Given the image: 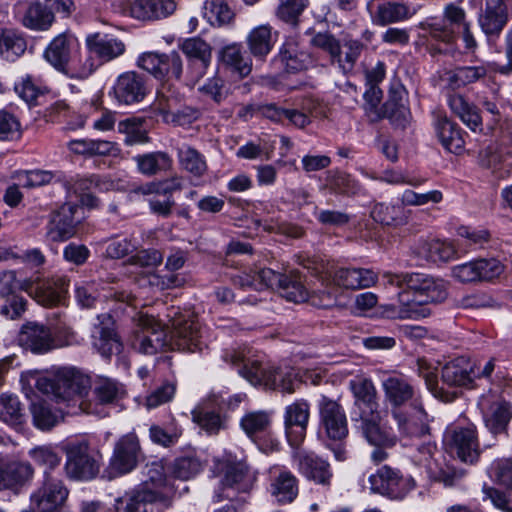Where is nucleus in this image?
Listing matches in <instances>:
<instances>
[{
    "label": "nucleus",
    "instance_id": "nucleus-47",
    "mask_svg": "<svg viewBox=\"0 0 512 512\" xmlns=\"http://www.w3.org/2000/svg\"><path fill=\"white\" fill-rule=\"evenodd\" d=\"M96 69L91 54H82L79 50L70 56L58 72L70 79L82 80L88 78Z\"/></svg>",
    "mask_w": 512,
    "mask_h": 512
},
{
    "label": "nucleus",
    "instance_id": "nucleus-24",
    "mask_svg": "<svg viewBox=\"0 0 512 512\" xmlns=\"http://www.w3.org/2000/svg\"><path fill=\"white\" fill-rule=\"evenodd\" d=\"M293 460L298 472L308 480L321 485H330L332 472L330 465L317 455L305 451L295 452Z\"/></svg>",
    "mask_w": 512,
    "mask_h": 512
},
{
    "label": "nucleus",
    "instance_id": "nucleus-53",
    "mask_svg": "<svg viewBox=\"0 0 512 512\" xmlns=\"http://www.w3.org/2000/svg\"><path fill=\"white\" fill-rule=\"evenodd\" d=\"M124 394L123 385L112 378L100 376L94 382L93 395L97 403L101 405L113 404Z\"/></svg>",
    "mask_w": 512,
    "mask_h": 512
},
{
    "label": "nucleus",
    "instance_id": "nucleus-13",
    "mask_svg": "<svg viewBox=\"0 0 512 512\" xmlns=\"http://www.w3.org/2000/svg\"><path fill=\"white\" fill-rule=\"evenodd\" d=\"M173 330L168 337L169 347L181 351H202L205 343L202 341L200 324L194 317L179 316L172 320Z\"/></svg>",
    "mask_w": 512,
    "mask_h": 512
},
{
    "label": "nucleus",
    "instance_id": "nucleus-33",
    "mask_svg": "<svg viewBox=\"0 0 512 512\" xmlns=\"http://www.w3.org/2000/svg\"><path fill=\"white\" fill-rule=\"evenodd\" d=\"M176 10L174 0H134L130 5V15L142 21H154L172 15Z\"/></svg>",
    "mask_w": 512,
    "mask_h": 512
},
{
    "label": "nucleus",
    "instance_id": "nucleus-43",
    "mask_svg": "<svg viewBox=\"0 0 512 512\" xmlns=\"http://www.w3.org/2000/svg\"><path fill=\"white\" fill-rule=\"evenodd\" d=\"M219 59L221 63L236 73L240 78L247 77L252 71V62L242 50V46L238 43H232L224 46L219 51Z\"/></svg>",
    "mask_w": 512,
    "mask_h": 512
},
{
    "label": "nucleus",
    "instance_id": "nucleus-28",
    "mask_svg": "<svg viewBox=\"0 0 512 512\" xmlns=\"http://www.w3.org/2000/svg\"><path fill=\"white\" fill-rule=\"evenodd\" d=\"M86 47L91 55L101 62H110L126 51L125 43L109 34L94 33L86 37Z\"/></svg>",
    "mask_w": 512,
    "mask_h": 512
},
{
    "label": "nucleus",
    "instance_id": "nucleus-6",
    "mask_svg": "<svg viewBox=\"0 0 512 512\" xmlns=\"http://www.w3.org/2000/svg\"><path fill=\"white\" fill-rule=\"evenodd\" d=\"M411 303L416 307L422 304L444 302L449 295V282L425 273H411L408 277V290Z\"/></svg>",
    "mask_w": 512,
    "mask_h": 512
},
{
    "label": "nucleus",
    "instance_id": "nucleus-31",
    "mask_svg": "<svg viewBox=\"0 0 512 512\" xmlns=\"http://www.w3.org/2000/svg\"><path fill=\"white\" fill-rule=\"evenodd\" d=\"M17 17L24 27L33 31H47L55 21L54 12L39 1L19 5Z\"/></svg>",
    "mask_w": 512,
    "mask_h": 512
},
{
    "label": "nucleus",
    "instance_id": "nucleus-36",
    "mask_svg": "<svg viewBox=\"0 0 512 512\" xmlns=\"http://www.w3.org/2000/svg\"><path fill=\"white\" fill-rule=\"evenodd\" d=\"M419 256L432 263H447L459 257L455 244L448 240H420L416 247Z\"/></svg>",
    "mask_w": 512,
    "mask_h": 512
},
{
    "label": "nucleus",
    "instance_id": "nucleus-14",
    "mask_svg": "<svg viewBox=\"0 0 512 512\" xmlns=\"http://www.w3.org/2000/svg\"><path fill=\"white\" fill-rule=\"evenodd\" d=\"M444 441L450 452L462 462L472 464L478 460L480 452L475 426L447 430Z\"/></svg>",
    "mask_w": 512,
    "mask_h": 512
},
{
    "label": "nucleus",
    "instance_id": "nucleus-35",
    "mask_svg": "<svg viewBox=\"0 0 512 512\" xmlns=\"http://www.w3.org/2000/svg\"><path fill=\"white\" fill-rule=\"evenodd\" d=\"M475 376V366L466 357H457L442 368L441 378L443 383L450 387H467Z\"/></svg>",
    "mask_w": 512,
    "mask_h": 512
},
{
    "label": "nucleus",
    "instance_id": "nucleus-63",
    "mask_svg": "<svg viewBox=\"0 0 512 512\" xmlns=\"http://www.w3.org/2000/svg\"><path fill=\"white\" fill-rule=\"evenodd\" d=\"M30 412L34 426L40 430H50L58 423V416L44 401L33 402Z\"/></svg>",
    "mask_w": 512,
    "mask_h": 512
},
{
    "label": "nucleus",
    "instance_id": "nucleus-56",
    "mask_svg": "<svg viewBox=\"0 0 512 512\" xmlns=\"http://www.w3.org/2000/svg\"><path fill=\"white\" fill-rule=\"evenodd\" d=\"M118 132L125 136L126 145L144 144L149 142L144 119L131 117L118 123Z\"/></svg>",
    "mask_w": 512,
    "mask_h": 512
},
{
    "label": "nucleus",
    "instance_id": "nucleus-54",
    "mask_svg": "<svg viewBox=\"0 0 512 512\" xmlns=\"http://www.w3.org/2000/svg\"><path fill=\"white\" fill-rule=\"evenodd\" d=\"M23 36L13 29L0 30V56L7 61H15L26 50Z\"/></svg>",
    "mask_w": 512,
    "mask_h": 512
},
{
    "label": "nucleus",
    "instance_id": "nucleus-62",
    "mask_svg": "<svg viewBox=\"0 0 512 512\" xmlns=\"http://www.w3.org/2000/svg\"><path fill=\"white\" fill-rule=\"evenodd\" d=\"M487 70L484 66L458 67L448 73V83L452 88H459L485 77Z\"/></svg>",
    "mask_w": 512,
    "mask_h": 512
},
{
    "label": "nucleus",
    "instance_id": "nucleus-12",
    "mask_svg": "<svg viewBox=\"0 0 512 512\" xmlns=\"http://www.w3.org/2000/svg\"><path fill=\"white\" fill-rule=\"evenodd\" d=\"M44 475L42 486L30 495V502L40 512H59L66 503L69 490L50 472L45 471Z\"/></svg>",
    "mask_w": 512,
    "mask_h": 512
},
{
    "label": "nucleus",
    "instance_id": "nucleus-59",
    "mask_svg": "<svg viewBox=\"0 0 512 512\" xmlns=\"http://www.w3.org/2000/svg\"><path fill=\"white\" fill-rule=\"evenodd\" d=\"M177 155L182 168L196 177H201L207 170L203 156L194 148L182 145L177 149Z\"/></svg>",
    "mask_w": 512,
    "mask_h": 512
},
{
    "label": "nucleus",
    "instance_id": "nucleus-39",
    "mask_svg": "<svg viewBox=\"0 0 512 512\" xmlns=\"http://www.w3.org/2000/svg\"><path fill=\"white\" fill-rule=\"evenodd\" d=\"M386 401L393 409H400L408 401L414 399V386L402 376H390L382 383Z\"/></svg>",
    "mask_w": 512,
    "mask_h": 512
},
{
    "label": "nucleus",
    "instance_id": "nucleus-60",
    "mask_svg": "<svg viewBox=\"0 0 512 512\" xmlns=\"http://www.w3.org/2000/svg\"><path fill=\"white\" fill-rule=\"evenodd\" d=\"M436 454H438L436 444L432 441H427L416 448L411 455V460L415 465L423 468L429 476L430 474H435V468L439 464Z\"/></svg>",
    "mask_w": 512,
    "mask_h": 512
},
{
    "label": "nucleus",
    "instance_id": "nucleus-4",
    "mask_svg": "<svg viewBox=\"0 0 512 512\" xmlns=\"http://www.w3.org/2000/svg\"><path fill=\"white\" fill-rule=\"evenodd\" d=\"M319 418H320V431H322L326 438L330 441L336 442V446L329 448L333 451L335 458L338 461L345 459V449L342 441L348 435L347 417L343 407L335 400L327 396H321L318 402Z\"/></svg>",
    "mask_w": 512,
    "mask_h": 512
},
{
    "label": "nucleus",
    "instance_id": "nucleus-50",
    "mask_svg": "<svg viewBox=\"0 0 512 512\" xmlns=\"http://www.w3.org/2000/svg\"><path fill=\"white\" fill-rule=\"evenodd\" d=\"M448 105L451 111L472 131L481 128L482 120L477 108L470 104L464 96L452 94L448 97Z\"/></svg>",
    "mask_w": 512,
    "mask_h": 512
},
{
    "label": "nucleus",
    "instance_id": "nucleus-9",
    "mask_svg": "<svg viewBox=\"0 0 512 512\" xmlns=\"http://www.w3.org/2000/svg\"><path fill=\"white\" fill-rule=\"evenodd\" d=\"M214 469L222 475V483L225 487L237 492H248L252 489L255 476L251 473L244 460L236 456L226 454L215 460Z\"/></svg>",
    "mask_w": 512,
    "mask_h": 512
},
{
    "label": "nucleus",
    "instance_id": "nucleus-30",
    "mask_svg": "<svg viewBox=\"0 0 512 512\" xmlns=\"http://www.w3.org/2000/svg\"><path fill=\"white\" fill-rule=\"evenodd\" d=\"M350 385L355 397V409L351 413L353 421H358L357 417L379 411V405L376 401V388L370 379L354 380L351 381Z\"/></svg>",
    "mask_w": 512,
    "mask_h": 512
},
{
    "label": "nucleus",
    "instance_id": "nucleus-2",
    "mask_svg": "<svg viewBox=\"0 0 512 512\" xmlns=\"http://www.w3.org/2000/svg\"><path fill=\"white\" fill-rule=\"evenodd\" d=\"M311 45L329 56V62L343 74H349L359 60L365 45L358 39H337L329 32H318L310 41Z\"/></svg>",
    "mask_w": 512,
    "mask_h": 512
},
{
    "label": "nucleus",
    "instance_id": "nucleus-20",
    "mask_svg": "<svg viewBox=\"0 0 512 512\" xmlns=\"http://www.w3.org/2000/svg\"><path fill=\"white\" fill-rule=\"evenodd\" d=\"M77 205L63 204L55 211L46 226V239L51 242H64L76 234V220L74 214Z\"/></svg>",
    "mask_w": 512,
    "mask_h": 512
},
{
    "label": "nucleus",
    "instance_id": "nucleus-15",
    "mask_svg": "<svg viewBox=\"0 0 512 512\" xmlns=\"http://www.w3.org/2000/svg\"><path fill=\"white\" fill-rule=\"evenodd\" d=\"M392 416L401 436L422 437L430 434L431 418L417 400L406 410L392 409Z\"/></svg>",
    "mask_w": 512,
    "mask_h": 512
},
{
    "label": "nucleus",
    "instance_id": "nucleus-11",
    "mask_svg": "<svg viewBox=\"0 0 512 512\" xmlns=\"http://www.w3.org/2000/svg\"><path fill=\"white\" fill-rule=\"evenodd\" d=\"M65 471L69 478L91 480L99 473V464L91 455L87 442L70 444L67 449Z\"/></svg>",
    "mask_w": 512,
    "mask_h": 512
},
{
    "label": "nucleus",
    "instance_id": "nucleus-16",
    "mask_svg": "<svg viewBox=\"0 0 512 512\" xmlns=\"http://www.w3.org/2000/svg\"><path fill=\"white\" fill-rule=\"evenodd\" d=\"M156 502L170 505L163 494L141 483L116 498L113 507L115 512H148V505Z\"/></svg>",
    "mask_w": 512,
    "mask_h": 512
},
{
    "label": "nucleus",
    "instance_id": "nucleus-41",
    "mask_svg": "<svg viewBox=\"0 0 512 512\" xmlns=\"http://www.w3.org/2000/svg\"><path fill=\"white\" fill-rule=\"evenodd\" d=\"M133 161L136 164L138 172L148 177L167 172L173 165L171 156L164 151L139 154L133 157Z\"/></svg>",
    "mask_w": 512,
    "mask_h": 512
},
{
    "label": "nucleus",
    "instance_id": "nucleus-29",
    "mask_svg": "<svg viewBox=\"0 0 512 512\" xmlns=\"http://www.w3.org/2000/svg\"><path fill=\"white\" fill-rule=\"evenodd\" d=\"M360 429L367 442L375 447L392 448L397 443V436L381 427L379 411L357 417Z\"/></svg>",
    "mask_w": 512,
    "mask_h": 512
},
{
    "label": "nucleus",
    "instance_id": "nucleus-3",
    "mask_svg": "<svg viewBox=\"0 0 512 512\" xmlns=\"http://www.w3.org/2000/svg\"><path fill=\"white\" fill-rule=\"evenodd\" d=\"M304 266L320 277L322 282L331 281L343 289L357 290L372 287L378 280V275L372 269L342 267L331 271L328 264L322 260L307 259Z\"/></svg>",
    "mask_w": 512,
    "mask_h": 512
},
{
    "label": "nucleus",
    "instance_id": "nucleus-8",
    "mask_svg": "<svg viewBox=\"0 0 512 512\" xmlns=\"http://www.w3.org/2000/svg\"><path fill=\"white\" fill-rule=\"evenodd\" d=\"M214 469L222 475V483L225 487L237 492H248L252 489L255 476L251 473L244 460L236 456L226 454L215 460Z\"/></svg>",
    "mask_w": 512,
    "mask_h": 512
},
{
    "label": "nucleus",
    "instance_id": "nucleus-48",
    "mask_svg": "<svg viewBox=\"0 0 512 512\" xmlns=\"http://www.w3.org/2000/svg\"><path fill=\"white\" fill-rule=\"evenodd\" d=\"M183 53L191 60V65L198 70V77H202L211 61V48L203 40L190 38L182 44Z\"/></svg>",
    "mask_w": 512,
    "mask_h": 512
},
{
    "label": "nucleus",
    "instance_id": "nucleus-46",
    "mask_svg": "<svg viewBox=\"0 0 512 512\" xmlns=\"http://www.w3.org/2000/svg\"><path fill=\"white\" fill-rule=\"evenodd\" d=\"M412 15L410 8L401 2L384 0L377 4L372 16L373 22L379 26L404 21Z\"/></svg>",
    "mask_w": 512,
    "mask_h": 512
},
{
    "label": "nucleus",
    "instance_id": "nucleus-19",
    "mask_svg": "<svg viewBox=\"0 0 512 512\" xmlns=\"http://www.w3.org/2000/svg\"><path fill=\"white\" fill-rule=\"evenodd\" d=\"M468 23L465 10L460 6L450 3L445 6L444 20L424 23L422 24V29L427 31L432 38L444 43H450L455 37L453 26L462 28L464 24Z\"/></svg>",
    "mask_w": 512,
    "mask_h": 512
},
{
    "label": "nucleus",
    "instance_id": "nucleus-34",
    "mask_svg": "<svg viewBox=\"0 0 512 512\" xmlns=\"http://www.w3.org/2000/svg\"><path fill=\"white\" fill-rule=\"evenodd\" d=\"M434 128L442 146L449 152L460 154L464 150L465 140L461 128L446 115L438 114Z\"/></svg>",
    "mask_w": 512,
    "mask_h": 512
},
{
    "label": "nucleus",
    "instance_id": "nucleus-44",
    "mask_svg": "<svg viewBox=\"0 0 512 512\" xmlns=\"http://www.w3.org/2000/svg\"><path fill=\"white\" fill-rule=\"evenodd\" d=\"M399 305L389 304L382 307V313L390 319H418L429 315L426 308L416 307L410 301L409 292L402 290L397 294Z\"/></svg>",
    "mask_w": 512,
    "mask_h": 512
},
{
    "label": "nucleus",
    "instance_id": "nucleus-49",
    "mask_svg": "<svg viewBox=\"0 0 512 512\" xmlns=\"http://www.w3.org/2000/svg\"><path fill=\"white\" fill-rule=\"evenodd\" d=\"M223 359L233 365L243 364V367L240 369V374L253 385L262 384L265 386L268 367H262L261 363L258 361L246 360L242 353L236 351L225 353Z\"/></svg>",
    "mask_w": 512,
    "mask_h": 512
},
{
    "label": "nucleus",
    "instance_id": "nucleus-7",
    "mask_svg": "<svg viewBox=\"0 0 512 512\" xmlns=\"http://www.w3.org/2000/svg\"><path fill=\"white\" fill-rule=\"evenodd\" d=\"M143 458L139 439L135 433L123 435L115 444L109 462V477L115 478L133 471Z\"/></svg>",
    "mask_w": 512,
    "mask_h": 512
},
{
    "label": "nucleus",
    "instance_id": "nucleus-38",
    "mask_svg": "<svg viewBox=\"0 0 512 512\" xmlns=\"http://www.w3.org/2000/svg\"><path fill=\"white\" fill-rule=\"evenodd\" d=\"M19 342L35 353H45L53 348L51 331L38 323L25 324L20 331Z\"/></svg>",
    "mask_w": 512,
    "mask_h": 512
},
{
    "label": "nucleus",
    "instance_id": "nucleus-5",
    "mask_svg": "<svg viewBox=\"0 0 512 512\" xmlns=\"http://www.w3.org/2000/svg\"><path fill=\"white\" fill-rule=\"evenodd\" d=\"M135 321L138 330L131 337V346L136 351L153 355L169 348L168 334L153 316L140 312Z\"/></svg>",
    "mask_w": 512,
    "mask_h": 512
},
{
    "label": "nucleus",
    "instance_id": "nucleus-58",
    "mask_svg": "<svg viewBox=\"0 0 512 512\" xmlns=\"http://www.w3.org/2000/svg\"><path fill=\"white\" fill-rule=\"evenodd\" d=\"M183 180L180 176H173L159 181H151L134 189V193L150 196V195H170L173 192L181 190Z\"/></svg>",
    "mask_w": 512,
    "mask_h": 512
},
{
    "label": "nucleus",
    "instance_id": "nucleus-55",
    "mask_svg": "<svg viewBox=\"0 0 512 512\" xmlns=\"http://www.w3.org/2000/svg\"><path fill=\"white\" fill-rule=\"evenodd\" d=\"M0 421L18 428L25 421V414L19 398L13 394L0 395Z\"/></svg>",
    "mask_w": 512,
    "mask_h": 512
},
{
    "label": "nucleus",
    "instance_id": "nucleus-40",
    "mask_svg": "<svg viewBox=\"0 0 512 512\" xmlns=\"http://www.w3.org/2000/svg\"><path fill=\"white\" fill-rule=\"evenodd\" d=\"M265 379L266 387L288 394L300 385L297 371L289 365L269 366Z\"/></svg>",
    "mask_w": 512,
    "mask_h": 512
},
{
    "label": "nucleus",
    "instance_id": "nucleus-32",
    "mask_svg": "<svg viewBox=\"0 0 512 512\" xmlns=\"http://www.w3.org/2000/svg\"><path fill=\"white\" fill-rule=\"evenodd\" d=\"M276 61L286 72L297 73L306 70L312 64V57L295 39L289 38L280 47Z\"/></svg>",
    "mask_w": 512,
    "mask_h": 512
},
{
    "label": "nucleus",
    "instance_id": "nucleus-1",
    "mask_svg": "<svg viewBox=\"0 0 512 512\" xmlns=\"http://www.w3.org/2000/svg\"><path fill=\"white\" fill-rule=\"evenodd\" d=\"M91 385L89 376L75 367L59 368L53 377H38L35 384L40 392L52 396L56 403L73 409V413L76 410L96 413L92 403L85 401Z\"/></svg>",
    "mask_w": 512,
    "mask_h": 512
},
{
    "label": "nucleus",
    "instance_id": "nucleus-64",
    "mask_svg": "<svg viewBox=\"0 0 512 512\" xmlns=\"http://www.w3.org/2000/svg\"><path fill=\"white\" fill-rule=\"evenodd\" d=\"M327 185L337 194H355L358 189V183L347 173L338 170L329 171L326 177Z\"/></svg>",
    "mask_w": 512,
    "mask_h": 512
},
{
    "label": "nucleus",
    "instance_id": "nucleus-45",
    "mask_svg": "<svg viewBox=\"0 0 512 512\" xmlns=\"http://www.w3.org/2000/svg\"><path fill=\"white\" fill-rule=\"evenodd\" d=\"M512 158V132L505 131L495 144L480 153L481 164L493 167Z\"/></svg>",
    "mask_w": 512,
    "mask_h": 512
},
{
    "label": "nucleus",
    "instance_id": "nucleus-17",
    "mask_svg": "<svg viewBox=\"0 0 512 512\" xmlns=\"http://www.w3.org/2000/svg\"><path fill=\"white\" fill-rule=\"evenodd\" d=\"M478 25L488 42L497 40L509 21V11L500 0H484L478 14Z\"/></svg>",
    "mask_w": 512,
    "mask_h": 512
},
{
    "label": "nucleus",
    "instance_id": "nucleus-52",
    "mask_svg": "<svg viewBox=\"0 0 512 512\" xmlns=\"http://www.w3.org/2000/svg\"><path fill=\"white\" fill-rule=\"evenodd\" d=\"M246 43L254 57H266L273 48L272 27L263 24L253 28L247 35Z\"/></svg>",
    "mask_w": 512,
    "mask_h": 512
},
{
    "label": "nucleus",
    "instance_id": "nucleus-27",
    "mask_svg": "<svg viewBox=\"0 0 512 512\" xmlns=\"http://www.w3.org/2000/svg\"><path fill=\"white\" fill-rule=\"evenodd\" d=\"M369 482L373 491L392 498H401L406 490V480L400 471L387 465L371 475Z\"/></svg>",
    "mask_w": 512,
    "mask_h": 512
},
{
    "label": "nucleus",
    "instance_id": "nucleus-18",
    "mask_svg": "<svg viewBox=\"0 0 512 512\" xmlns=\"http://www.w3.org/2000/svg\"><path fill=\"white\" fill-rule=\"evenodd\" d=\"M309 418L310 403L306 399H296L285 407L284 426L292 446H298L305 438Z\"/></svg>",
    "mask_w": 512,
    "mask_h": 512
},
{
    "label": "nucleus",
    "instance_id": "nucleus-26",
    "mask_svg": "<svg viewBox=\"0 0 512 512\" xmlns=\"http://www.w3.org/2000/svg\"><path fill=\"white\" fill-rule=\"evenodd\" d=\"M113 93L119 103L130 105L145 98L147 86L140 75L135 72H126L117 78Z\"/></svg>",
    "mask_w": 512,
    "mask_h": 512
},
{
    "label": "nucleus",
    "instance_id": "nucleus-37",
    "mask_svg": "<svg viewBox=\"0 0 512 512\" xmlns=\"http://www.w3.org/2000/svg\"><path fill=\"white\" fill-rule=\"evenodd\" d=\"M270 493L281 504L294 501L298 495V480L288 470L273 468L270 470Z\"/></svg>",
    "mask_w": 512,
    "mask_h": 512
},
{
    "label": "nucleus",
    "instance_id": "nucleus-10",
    "mask_svg": "<svg viewBox=\"0 0 512 512\" xmlns=\"http://www.w3.org/2000/svg\"><path fill=\"white\" fill-rule=\"evenodd\" d=\"M68 282L64 276L36 277L34 280L25 281L22 288L39 304L51 307L63 302L68 292Z\"/></svg>",
    "mask_w": 512,
    "mask_h": 512
},
{
    "label": "nucleus",
    "instance_id": "nucleus-22",
    "mask_svg": "<svg viewBox=\"0 0 512 512\" xmlns=\"http://www.w3.org/2000/svg\"><path fill=\"white\" fill-rule=\"evenodd\" d=\"M479 406L485 425L492 433H499L506 429L512 417L509 402L493 396H484L481 398Z\"/></svg>",
    "mask_w": 512,
    "mask_h": 512
},
{
    "label": "nucleus",
    "instance_id": "nucleus-25",
    "mask_svg": "<svg viewBox=\"0 0 512 512\" xmlns=\"http://www.w3.org/2000/svg\"><path fill=\"white\" fill-rule=\"evenodd\" d=\"M80 49L77 37L69 32H63L55 36L45 48L43 56L45 60L57 71L67 59Z\"/></svg>",
    "mask_w": 512,
    "mask_h": 512
},
{
    "label": "nucleus",
    "instance_id": "nucleus-51",
    "mask_svg": "<svg viewBox=\"0 0 512 512\" xmlns=\"http://www.w3.org/2000/svg\"><path fill=\"white\" fill-rule=\"evenodd\" d=\"M406 90L398 85L389 91V97L384 104V114L400 125H405L408 121L409 110L407 107Z\"/></svg>",
    "mask_w": 512,
    "mask_h": 512
},
{
    "label": "nucleus",
    "instance_id": "nucleus-21",
    "mask_svg": "<svg viewBox=\"0 0 512 512\" xmlns=\"http://www.w3.org/2000/svg\"><path fill=\"white\" fill-rule=\"evenodd\" d=\"M92 338L93 347L105 358L120 353L122 350V343L115 331L114 320L107 313L98 316V324L95 325Z\"/></svg>",
    "mask_w": 512,
    "mask_h": 512
},
{
    "label": "nucleus",
    "instance_id": "nucleus-57",
    "mask_svg": "<svg viewBox=\"0 0 512 512\" xmlns=\"http://www.w3.org/2000/svg\"><path fill=\"white\" fill-rule=\"evenodd\" d=\"M371 217L383 225H402L407 222L405 210L400 205L377 203L371 210Z\"/></svg>",
    "mask_w": 512,
    "mask_h": 512
},
{
    "label": "nucleus",
    "instance_id": "nucleus-23",
    "mask_svg": "<svg viewBox=\"0 0 512 512\" xmlns=\"http://www.w3.org/2000/svg\"><path fill=\"white\" fill-rule=\"evenodd\" d=\"M111 186L112 182L98 175L77 178L65 183L67 192L75 194L79 202L89 208L98 206V199L94 195L95 192L109 190Z\"/></svg>",
    "mask_w": 512,
    "mask_h": 512
},
{
    "label": "nucleus",
    "instance_id": "nucleus-42",
    "mask_svg": "<svg viewBox=\"0 0 512 512\" xmlns=\"http://www.w3.org/2000/svg\"><path fill=\"white\" fill-rule=\"evenodd\" d=\"M33 472L29 463L12 461L0 464V490L16 489L24 485Z\"/></svg>",
    "mask_w": 512,
    "mask_h": 512
},
{
    "label": "nucleus",
    "instance_id": "nucleus-61",
    "mask_svg": "<svg viewBox=\"0 0 512 512\" xmlns=\"http://www.w3.org/2000/svg\"><path fill=\"white\" fill-rule=\"evenodd\" d=\"M204 14L212 25L224 26L234 19V12L224 0H206Z\"/></svg>",
    "mask_w": 512,
    "mask_h": 512
}]
</instances>
